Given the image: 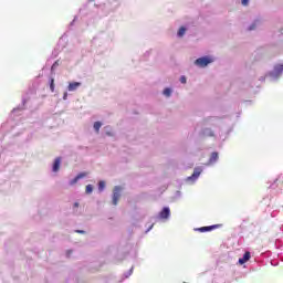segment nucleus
<instances>
[{
    "mask_svg": "<svg viewBox=\"0 0 283 283\" xmlns=\"http://www.w3.org/2000/svg\"><path fill=\"white\" fill-rule=\"evenodd\" d=\"M283 76V63H276L273 65L271 71H268L264 76H261L259 81L264 82L265 80L270 83H277Z\"/></svg>",
    "mask_w": 283,
    "mask_h": 283,
    "instance_id": "nucleus-1",
    "label": "nucleus"
},
{
    "mask_svg": "<svg viewBox=\"0 0 283 283\" xmlns=\"http://www.w3.org/2000/svg\"><path fill=\"white\" fill-rule=\"evenodd\" d=\"M211 63H216V56L213 55H203L195 60V65H197V67H207L208 65H211Z\"/></svg>",
    "mask_w": 283,
    "mask_h": 283,
    "instance_id": "nucleus-2",
    "label": "nucleus"
},
{
    "mask_svg": "<svg viewBox=\"0 0 283 283\" xmlns=\"http://www.w3.org/2000/svg\"><path fill=\"white\" fill-rule=\"evenodd\" d=\"M223 118L224 117L220 116H208L203 118L202 123L206 126L210 125L211 127H220V124L222 123Z\"/></svg>",
    "mask_w": 283,
    "mask_h": 283,
    "instance_id": "nucleus-3",
    "label": "nucleus"
},
{
    "mask_svg": "<svg viewBox=\"0 0 283 283\" xmlns=\"http://www.w3.org/2000/svg\"><path fill=\"white\" fill-rule=\"evenodd\" d=\"M122 193H123V187L115 186L113 189V195H112V205L114 207L118 206V200H120Z\"/></svg>",
    "mask_w": 283,
    "mask_h": 283,
    "instance_id": "nucleus-4",
    "label": "nucleus"
},
{
    "mask_svg": "<svg viewBox=\"0 0 283 283\" xmlns=\"http://www.w3.org/2000/svg\"><path fill=\"white\" fill-rule=\"evenodd\" d=\"M200 174H202V167H195L191 176L187 177V182H196L198 178H200Z\"/></svg>",
    "mask_w": 283,
    "mask_h": 283,
    "instance_id": "nucleus-5",
    "label": "nucleus"
},
{
    "mask_svg": "<svg viewBox=\"0 0 283 283\" xmlns=\"http://www.w3.org/2000/svg\"><path fill=\"white\" fill-rule=\"evenodd\" d=\"M171 218V209L169 207H164L159 213H158V219L159 220H169Z\"/></svg>",
    "mask_w": 283,
    "mask_h": 283,
    "instance_id": "nucleus-6",
    "label": "nucleus"
},
{
    "mask_svg": "<svg viewBox=\"0 0 283 283\" xmlns=\"http://www.w3.org/2000/svg\"><path fill=\"white\" fill-rule=\"evenodd\" d=\"M259 28H262V18L254 19L250 25H248L247 30L248 32H253L258 30Z\"/></svg>",
    "mask_w": 283,
    "mask_h": 283,
    "instance_id": "nucleus-7",
    "label": "nucleus"
},
{
    "mask_svg": "<svg viewBox=\"0 0 283 283\" xmlns=\"http://www.w3.org/2000/svg\"><path fill=\"white\" fill-rule=\"evenodd\" d=\"M112 36H109V33L107 32H101L95 38H93V43H96V41H101L102 43H107V41H111Z\"/></svg>",
    "mask_w": 283,
    "mask_h": 283,
    "instance_id": "nucleus-8",
    "label": "nucleus"
},
{
    "mask_svg": "<svg viewBox=\"0 0 283 283\" xmlns=\"http://www.w3.org/2000/svg\"><path fill=\"white\" fill-rule=\"evenodd\" d=\"M200 136H202L203 138H216V132H213V129H211L210 127H203L200 130Z\"/></svg>",
    "mask_w": 283,
    "mask_h": 283,
    "instance_id": "nucleus-9",
    "label": "nucleus"
},
{
    "mask_svg": "<svg viewBox=\"0 0 283 283\" xmlns=\"http://www.w3.org/2000/svg\"><path fill=\"white\" fill-rule=\"evenodd\" d=\"M218 160H220V154L218 151H213V153H211L210 158L206 165L208 167L211 165H216V163H218Z\"/></svg>",
    "mask_w": 283,
    "mask_h": 283,
    "instance_id": "nucleus-10",
    "label": "nucleus"
},
{
    "mask_svg": "<svg viewBox=\"0 0 283 283\" xmlns=\"http://www.w3.org/2000/svg\"><path fill=\"white\" fill-rule=\"evenodd\" d=\"M86 176H87V172L77 174L73 179L69 181L70 187H74L76 182H78L80 180H83V178H85Z\"/></svg>",
    "mask_w": 283,
    "mask_h": 283,
    "instance_id": "nucleus-11",
    "label": "nucleus"
},
{
    "mask_svg": "<svg viewBox=\"0 0 283 283\" xmlns=\"http://www.w3.org/2000/svg\"><path fill=\"white\" fill-rule=\"evenodd\" d=\"M61 169V157H56L52 164L53 174H57Z\"/></svg>",
    "mask_w": 283,
    "mask_h": 283,
    "instance_id": "nucleus-12",
    "label": "nucleus"
},
{
    "mask_svg": "<svg viewBox=\"0 0 283 283\" xmlns=\"http://www.w3.org/2000/svg\"><path fill=\"white\" fill-rule=\"evenodd\" d=\"M249 260H251V252L247 251L244 252L243 256L239 259V264H247V262H249Z\"/></svg>",
    "mask_w": 283,
    "mask_h": 283,
    "instance_id": "nucleus-13",
    "label": "nucleus"
},
{
    "mask_svg": "<svg viewBox=\"0 0 283 283\" xmlns=\"http://www.w3.org/2000/svg\"><path fill=\"white\" fill-rule=\"evenodd\" d=\"M28 103V97L23 96L22 97V104H20L17 108H13V113L14 112H23V109H25V104Z\"/></svg>",
    "mask_w": 283,
    "mask_h": 283,
    "instance_id": "nucleus-14",
    "label": "nucleus"
},
{
    "mask_svg": "<svg viewBox=\"0 0 283 283\" xmlns=\"http://www.w3.org/2000/svg\"><path fill=\"white\" fill-rule=\"evenodd\" d=\"M81 87V82L70 83L67 86L69 92H76Z\"/></svg>",
    "mask_w": 283,
    "mask_h": 283,
    "instance_id": "nucleus-15",
    "label": "nucleus"
},
{
    "mask_svg": "<svg viewBox=\"0 0 283 283\" xmlns=\"http://www.w3.org/2000/svg\"><path fill=\"white\" fill-rule=\"evenodd\" d=\"M187 30L188 28L185 25H181L178 31H177V39H182V36H185V34H187Z\"/></svg>",
    "mask_w": 283,
    "mask_h": 283,
    "instance_id": "nucleus-16",
    "label": "nucleus"
},
{
    "mask_svg": "<svg viewBox=\"0 0 283 283\" xmlns=\"http://www.w3.org/2000/svg\"><path fill=\"white\" fill-rule=\"evenodd\" d=\"M163 94L166 96V98H169L171 97V94H174V90H171V87H166L164 88Z\"/></svg>",
    "mask_w": 283,
    "mask_h": 283,
    "instance_id": "nucleus-17",
    "label": "nucleus"
},
{
    "mask_svg": "<svg viewBox=\"0 0 283 283\" xmlns=\"http://www.w3.org/2000/svg\"><path fill=\"white\" fill-rule=\"evenodd\" d=\"M101 127H103V122H95L93 124V129H94V132H96V134H98L101 132Z\"/></svg>",
    "mask_w": 283,
    "mask_h": 283,
    "instance_id": "nucleus-18",
    "label": "nucleus"
},
{
    "mask_svg": "<svg viewBox=\"0 0 283 283\" xmlns=\"http://www.w3.org/2000/svg\"><path fill=\"white\" fill-rule=\"evenodd\" d=\"M97 187H98L99 193H103V191H105V181L99 180L98 184H97Z\"/></svg>",
    "mask_w": 283,
    "mask_h": 283,
    "instance_id": "nucleus-19",
    "label": "nucleus"
},
{
    "mask_svg": "<svg viewBox=\"0 0 283 283\" xmlns=\"http://www.w3.org/2000/svg\"><path fill=\"white\" fill-rule=\"evenodd\" d=\"M132 273H134V266H132L127 272L124 273V280H127V277H132Z\"/></svg>",
    "mask_w": 283,
    "mask_h": 283,
    "instance_id": "nucleus-20",
    "label": "nucleus"
},
{
    "mask_svg": "<svg viewBox=\"0 0 283 283\" xmlns=\"http://www.w3.org/2000/svg\"><path fill=\"white\" fill-rule=\"evenodd\" d=\"M94 191V186L92 184H88L85 189V193L90 195Z\"/></svg>",
    "mask_w": 283,
    "mask_h": 283,
    "instance_id": "nucleus-21",
    "label": "nucleus"
},
{
    "mask_svg": "<svg viewBox=\"0 0 283 283\" xmlns=\"http://www.w3.org/2000/svg\"><path fill=\"white\" fill-rule=\"evenodd\" d=\"M51 92H54V77H51L49 81Z\"/></svg>",
    "mask_w": 283,
    "mask_h": 283,
    "instance_id": "nucleus-22",
    "label": "nucleus"
},
{
    "mask_svg": "<svg viewBox=\"0 0 283 283\" xmlns=\"http://www.w3.org/2000/svg\"><path fill=\"white\" fill-rule=\"evenodd\" d=\"M60 63L59 60H56L53 65L51 66V72H54V70H56V67H59Z\"/></svg>",
    "mask_w": 283,
    "mask_h": 283,
    "instance_id": "nucleus-23",
    "label": "nucleus"
},
{
    "mask_svg": "<svg viewBox=\"0 0 283 283\" xmlns=\"http://www.w3.org/2000/svg\"><path fill=\"white\" fill-rule=\"evenodd\" d=\"M179 81H180V83H181L182 85H187V76L181 75L180 78H179Z\"/></svg>",
    "mask_w": 283,
    "mask_h": 283,
    "instance_id": "nucleus-24",
    "label": "nucleus"
},
{
    "mask_svg": "<svg viewBox=\"0 0 283 283\" xmlns=\"http://www.w3.org/2000/svg\"><path fill=\"white\" fill-rule=\"evenodd\" d=\"M195 231H199L200 233H207V226L201 227V228H197V229H195Z\"/></svg>",
    "mask_w": 283,
    "mask_h": 283,
    "instance_id": "nucleus-25",
    "label": "nucleus"
},
{
    "mask_svg": "<svg viewBox=\"0 0 283 283\" xmlns=\"http://www.w3.org/2000/svg\"><path fill=\"white\" fill-rule=\"evenodd\" d=\"M78 19V15H75L73 21L70 23V28H73L74 23H76V20Z\"/></svg>",
    "mask_w": 283,
    "mask_h": 283,
    "instance_id": "nucleus-26",
    "label": "nucleus"
},
{
    "mask_svg": "<svg viewBox=\"0 0 283 283\" xmlns=\"http://www.w3.org/2000/svg\"><path fill=\"white\" fill-rule=\"evenodd\" d=\"M182 192L180 190H177L175 193V198H181Z\"/></svg>",
    "mask_w": 283,
    "mask_h": 283,
    "instance_id": "nucleus-27",
    "label": "nucleus"
},
{
    "mask_svg": "<svg viewBox=\"0 0 283 283\" xmlns=\"http://www.w3.org/2000/svg\"><path fill=\"white\" fill-rule=\"evenodd\" d=\"M210 227H211V229L213 231L214 229H220V227H222V224H212Z\"/></svg>",
    "mask_w": 283,
    "mask_h": 283,
    "instance_id": "nucleus-28",
    "label": "nucleus"
},
{
    "mask_svg": "<svg viewBox=\"0 0 283 283\" xmlns=\"http://www.w3.org/2000/svg\"><path fill=\"white\" fill-rule=\"evenodd\" d=\"M154 229V223H151L148 228H147V230L145 231V233H149V231H151Z\"/></svg>",
    "mask_w": 283,
    "mask_h": 283,
    "instance_id": "nucleus-29",
    "label": "nucleus"
},
{
    "mask_svg": "<svg viewBox=\"0 0 283 283\" xmlns=\"http://www.w3.org/2000/svg\"><path fill=\"white\" fill-rule=\"evenodd\" d=\"M249 1H250V0H241V4L244 6V7H247V6H249Z\"/></svg>",
    "mask_w": 283,
    "mask_h": 283,
    "instance_id": "nucleus-30",
    "label": "nucleus"
},
{
    "mask_svg": "<svg viewBox=\"0 0 283 283\" xmlns=\"http://www.w3.org/2000/svg\"><path fill=\"white\" fill-rule=\"evenodd\" d=\"M78 207H80V203H78V202H74V203H73V211H74L75 209H78Z\"/></svg>",
    "mask_w": 283,
    "mask_h": 283,
    "instance_id": "nucleus-31",
    "label": "nucleus"
},
{
    "mask_svg": "<svg viewBox=\"0 0 283 283\" xmlns=\"http://www.w3.org/2000/svg\"><path fill=\"white\" fill-rule=\"evenodd\" d=\"M75 233H81L82 235H85V230H75Z\"/></svg>",
    "mask_w": 283,
    "mask_h": 283,
    "instance_id": "nucleus-32",
    "label": "nucleus"
},
{
    "mask_svg": "<svg viewBox=\"0 0 283 283\" xmlns=\"http://www.w3.org/2000/svg\"><path fill=\"white\" fill-rule=\"evenodd\" d=\"M209 231H213L211 226H206V233L209 232Z\"/></svg>",
    "mask_w": 283,
    "mask_h": 283,
    "instance_id": "nucleus-33",
    "label": "nucleus"
},
{
    "mask_svg": "<svg viewBox=\"0 0 283 283\" xmlns=\"http://www.w3.org/2000/svg\"><path fill=\"white\" fill-rule=\"evenodd\" d=\"M70 255H72V250L66 251V258H70Z\"/></svg>",
    "mask_w": 283,
    "mask_h": 283,
    "instance_id": "nucleus-34",
    "label": "nucleus"
},
{
    "mask_svg": "<svg viewBox=\"0 0 283 283\" xmlns=\"http://www.w3.org/2000/svg\"><path fill=\"white\" fill-rule=\"evenodd\" d=\"M63 101H67V92L63 94Z\"/></svg>",
    "mask_w": 283,
    "mask_h": 283,
    "instance_id": "nucleus-35",
    "label": "nucleus"
},
{
    "mask_svg": "<svg viewBox=\"0 0 283 283\" xmlns=\"http://www.w3.org/2000/svg\"><path fill=\"white\" fill-rule=\"evenodd\" d=\"M53 55H54V56H59V51H57V50H54V51H53Z\"/></svg>",
    "mask_w": 283,
    "mask_h": 283,
    "instance_id": "nucleus-36",
    "label": "nucleus"
},
{
    "mask_svg": "<svg viewBox=\"0 0 283 283\" xmlns=\"http://www.w3.org/2000/svg\"><path fill=\"white\" fill-rule=\"evenodd\" d=\"M272 266H277V263L271 262Z\"/></svg>",
    "mask_w": 283,
    "mask_h": 283,
    "instance_id": "nucleus-37",
    "label": "nucleus"
},
{
    "mask_svg": "<svg viewBox=\"0 0 283 283\" xmlns=\"http://www.w3.org/2000/svg\"><path fill=\"white\" fill-rule=\"evenodd\" d=\"M272 189H275V184L272 185Z\"/></svg>",
    "mask_w": 283,
    "mask_h": 283,
    "instance_id": "nucleus-38",
    "label": "nucleus"
},
{
    "mask_svg": "<svg viewBox=\"0 0 283 283\" xmlns=\"http://www.w3.org/2000/svg\"><path fill=\"white\" fill-rule=\"evenodd\" d=\"M281 260H282V262H283V256H281Z\"/></svg>",
    "mask_w": 283,
    "mask_h": 283,
    "instance_id": "nucleus-39",
    "label": "nucleus"
}]
</instances>
